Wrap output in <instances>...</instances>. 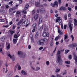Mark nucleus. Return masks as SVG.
Masks as SVG:
<instances>
[{
	"instance_id": "3c124183",
	"label": "nucleus",
	"mask_w": 77,
	"mask_h": 77,
	"mask_svg": "<svg viewBox=\"0 0 77 77\" xmlns=\"http://www.w3.org/2000/svg\"><path fill=\"white\" fill-rule=\"evenodd\" d=\"M18 36H18L17 35H16V34H15L14 37V38H18Z\"/></svg>"
},
{
	"instance_id": "680f3d73",
	"label": "nucleus",
	"mask_w": 77,
	"mask_h": 77,
	"mask_svg": "<svg viewBox=\"0 0 77 77\" xmlns=\"http://www.w3.org/2000/svg\"><path fill=\"white\" fill-rule=\"evenodd\" d=\"M69 21L70 22H72V19L71 17H70L69 18Z\"/></svg>"
},
{
	"instance_id": "4be33fe9",
	"label": "nucleus",
	"mask_w": 77,
	"mask_h": 77,
	"mask_svg": "<svg viewBox=\"0 0 77 77\" xmlns=\"http://www.w3.org/2000/svg\"><path fill=\"white\" fill-rule=\"evenodd\" d=\"M5 65L6 67V70L5 71V73H6V72H8V69H7V68L8 66V65L7 63H5Z\"/></svg>"
},
{
	"instance_id": "052dcab7",
	"label": "nucleus",
	"mask_w": 77,
	"mask_h": 77,
	"mask_svg": "<svg viewBox=\"0 0 77 77\" xmlns=\"http://www.w3.org/2000/svg\"><path fill=\"white\" fill-rule=\"evenodd\" d=\"M70 6L71 8H73L74 7V5H72V4H70Z\"/></svg>"
},
{
	"instance_id": "5701e85b",
	"label": "nucleus",
	"mask_w": 77,
	"mask_h": 77,
	"mask_svg": "<svg viewBox=\"0 0 77 77\" xmlns=\"http://www.w3.org/2000/svg\"><path fill=\"white\" fill-rule=\"evenodd\" d=\"M60 20H61V19L60 18V17H58L57 18V19L56 20V22L57 23V22H58V21H60Z\"/></svg>"
},
{
	"instance_id": "774afa93",
	"label": "nucleus",
	"mask_w": 77,
	"mask_h": 77,
	"mask_svg": "<svg viewBox=\"0 0 77 77\" xmlns=\"http://www.w3.org/2000/svg\"><path fill=\"white\" fill-rule=\"evenodd\" d=\"M10 32H11V34H13V33H14V31H12V30L10 31Z\"/></svg>"
},
{
	"instance_id": "ea45409f",
	"label": "nucleus",
	"mask_w": 77,
	"mask_h": 77,
	"mask_svg": "<svg viewBox=\"0 0 77 77\" xmlns=\"http://www.w3.org/2000/svg\"><path fill=\"white\" fill-rule=\"evenodd\" d=\"M17 69L18 70H20L21 69V66H20L19 65L17 66Z\"/></svg>"
},
{
	"instance_id": "338daca9",
	"label": "nucleus",
	"mask_w": 77,
	"mask_h": 77,
	"mask_svg": "<svg viewBox=\"0 0 77 77\" xmlns=\"http://www.w3.org/2000/svg\"><path fill=\"white\" fill-rule=\"evenodd\" d=\"M19 1L20 3H22V0H18Z\"/></svg>"
},
{
	"instance_id": "8fccbe9b",
	"label": "nucleus",
	"mask_w": 77,
	"mask_h": 77,
	"mask_svg": "<svg viewBox=\"0 0 77 77\" xmlns=\"http://www.w3.org/2000/svg\"><path fill=\"white\" fill-rule=\"evenodd\" d=\"M9 25H12L13 24V22L12 21H11L9 23Z\"/></svg>"
},
{
	"instance_id": "6e6552de",
	"label": "nucleus",
	"mask_w": 77,
	"mask_h": 77,
	"mask_svg": "<svg viewBox=\"0 0 77 77\" xmlns=\"http://www.w3.org/2000/svg\"><path fill=\"white\" fill-rule=\"evenodd\" d=\"M22 54L21 56H23V57H25L26 56V55L25 53H22V52L21 51H19L18 52V55H20V54Z\"/></svg>"
},
{
	"instance_id": "e2e57ef3",
	"label": "nucleus",
	"mask_w": 77,
	"mask_h": 77,
	"mask_svg": "<svg viewBox=\"0 0 77 77\" xmlns=\"http://www.w3.org/2000/svg\"><path fill=\"white\" fill-rule=\"evenodd\" d=\"M39 49L40 50H42V49H43V47H41L39 48Z\"/></svg>"
},
{
	"instance_id": "c85d7f7f",
	"label": "nucleus",
	"mask_w": 77,
	"mask_h": 77,
	"mask_svg": "<svg viewBox=\"0 0 77 77\" xmlns=\"http://www.w3.org/2000/svg\"><path fill=\"white\" fill-rule=\"evenodd\" d=\"M46 64L47 66L50 65V62L48 61H46Z\"/></svg>"
},
{
	"instance_id": "de8ad7c7",
	"label": "nucleus",
	"mask_w": 77,
	"mask_h": 77,
	"mask_svg": "<svg viewBox=\"0 0 77 77\" xmlns=\"http://www.w3.org/2000/svg\"><path fill=\"white\" fill-rule=\"evenodd\" d=\"M9 25H8L6 26H3V27H6V28H7V27H9Z\"/></svg>"
},
{
	"instance_id": "a878e982",
	"label": "nucleus",
	"mask_w": 77,
	"mask_h": 77,
	"mask_svg": "<svg viewBox=\"0 0 77 77\" xmlns=\"http://www.w3.org/2000/svg\"><path fill=\"white\" fill-rule=\"evenodd\" d=\"M40 11L42 13H44L45 12V10L44 9H41Z\"/></svg>"
},
{
	"instance_id": "f8f14e48",
	"label": "nucleus",
	"mask_w": 77,
	"mask_h": 77,
	"mask_svg": "<svg viewBox=\"0 0 77 77\" xmlns=\"http://www.w3.org/2000/svg\"><path fill=\"white\" fill-rule=\"evenodd\" d=\"M55 6H57L56 7L58 6V4H57V2L55 1L54 2V4L52 5V6L53 7H55Z\"/></svg>"
},
{
	"instance_id": "4d7b16f0",
	"label": "nucleus",
	"mask_w": 77,
	"mask_h": 77,
	"mask_svg": "<svg viewBox=\"0 0 77 77\" xmlns=\"http://www.w3.org/2000/svg\"><path fill=\"white\" fill-rule=\"evenodd\" d=\"M31 41L32 43H33L34 42V40H33V38H31Z\"/></svg>"
},
{
	"instance_id": "aec40b11",
	"label": "nucleus",
	"mask_w": 77,
	"mask_h": 77,
	"mask_svg": "<svg viewBox=\"0 0 77 77\" xmlns=\"http://www.w3.org/2000/svg\"><path fill=\"white\" fill-rule=\"evenodd\" d=\"M18 40V39L17 38H14L13 39V43L14 44H16L17 43V40Z\"/></svg>"
},
{
	"instance_id": "49530a36",
	"label": "nucleus",
	"mask_w": 77,
	"mask_h": 77,
	"mask_svg": "<svg viewBox=\"0 0 77 77\" xmlns=\"http://www.w3.org/2000/svg\"><path fill=\"white\" fill-rule=\"evenodd\" d=\"M3 63V60H0V65H2Z\"/></svg>"
},
{
	"instance_id": "39448f33",
	"label": "nucleus",
	"mask_w": 77,
	"mask_h": 77,
	"mask_svg": "<svg viewBox=\"0 0 77 77\" xmlns=\"http://www.w3.org/2000/svg\"><path fill=\"white\" fill-rule=\"evenodd\" d=\"M42 36L43 37H49V33L48 32H44L43 33Z\"/></svg>"
},
{
	"instance_id": "5fc2aeb1",
	"label": "nucleus",
	"mask_w": 77,
	"mask_h": 77,
	"mask_svg": "<svg viewBox=\"0 0 77 77\" xmlns=\"http://www.w3.org/2000/svg\"><path fill=\"white\" fill-rule=\"evenodd\" d=\"M71 15V14L70 13H69L67 15V16L68 17H70Z\"/></svg>"
},
{
	"instance_id": "f257e3e1",
	"label": "nucleus",
	"mask_w": 77,
	"mask_h": 77,
	"mask_svg": "<svg viewBox=\"0 0 77 77\" xmlns=\"http://www.w3.org/2000/svg\"><path fill=\"white\" fill-rule=\"evenodd\" d=\"M23 19L21 20L19 22H18L17 25L19 26L20 24H22L23 26H25V27H27L29 26V24H30V22L27 19H26L24 21Z\"/></svg>"
},
{
	"instance_id": "412c9836",
	"label": "nucleus",
	"mask_w": 77,
	"mask_h": 77,
	"mask_svg": "<svg viewBox=\"0 0 77 77\" xmlns=\"http://www.w3.org/2000/svg\"><path fill=\"white\" fill-rule=\"evenodd\" d=\"M35 5L36 7H40V3L38 2H35Z\"/></svg>"
},
{
	"instance_id": "c9c22d12",
	"label": "nucleus",
	"mask_w": 77,
	"mask_h": 77,
	"mask_svg": "<svg viewBox=\"0 0 77 77\" xmlns=\"http://www.w3.org/2000/svg\"><path fill=\"white\" fill-rule=\"evenodd\" d=\"M69 52V50H66L65 51V54H67Z\"/></svg>"
},
{
	"instance_id": "b1692460",
	"label": "nucleus",
	"mask_w": 77,
	"mask_h": 77,
	"mask_svg": "<svg viewBox=\"0 0 77 77\" xmlns=\"http://www.w3.org/2000/svg\"><path fill=\"white\" fill-rule=\"evenodd\" d=\"M29 5H26L25 7V10H27V9L28 8H29Z\"/></svg>"
},
{
	"instance_id": "864d4df0",
	"label": "nucleus",
	"mask_w": 77,
	"mask_h": 77,
	"mask_svg": "<svg viewBox=\"0 0 77 77\" xmlns=\"http://www.w3.org/2000/svg\"><path fill=\"white\" fill-rule=\"evenodd\" d=\"M50 46H53V42H51V44L50 45Z\"/></svg>"
},
{
	"instance_id": "f704fd0d",
	"label": "nucleus",
	"mask_w": 77,
	"mask_h": 77,
	"mask_svg": "<svg viewBox=\"0 0 77 77\" xmlns=\"http://www.w3.org/2000/svg\"><path fill=\"white\" fill-rule=\"evenodd\" d=\"M43 41L44 42H47V41H48V40L47 39L45 38L43 39Z\"/></svg>"
},
{
	"instance_id": "603ef678",
	"label": "nucleus",
	"mask_w": 77,
	"mask_h": 77,
	"mask_svg": "<svg viewBox=\"0 0 77 77\" xmlns=\"http://www.w3.org/2000/svg\"><path fill=\"white\" fill-rule=\"evenodd\" d=\"M59 37L58 36L56 37L55 39V40L57 41V39H59Z\"/></svg>"
},
{
	"instance_id": "473e14b6",
	"label": "nucleus",
	"mask_w": 77,
	"mask_h": 77,
	"mask_svg": "<svg viewBox=\"0 0 77 77\" xmlns=\"http://www.w3.org/2000/svg\"><path fill=\"white\" fill-rule=\"evenodd\" d=\"M73 47H77V43H74L73 44Z\"/></svg>"
},
{
	"instance_id": "6ab92c4d",
	"label": "nucleus",
	"mask_w": 77,
	"mask_h": 77,
	"mask_svg": "<svg viewBox=\"0 0 77 77\" xmlns=\"http://www.w3.org/2000/svg\"><path fill=\"white\" fill-rule=\"evenodd\" d=\"M17 9V8L13 7V8L10 9L9 10V12H11L12 11V10H14V9Z\"/></svg>"
},
{
	"instance_id": "9d476101",
	"label": "nucleus",
	"mask_w": 77,
	"mask_h": 77,
	"mask_svg": "<svg viewBox=\"0 0 77 77\" xmlns=\"http://www.w3.org/2000/svg\"><path fill=\"white\" fill-rule=\"evenodd\" d=\"M74 59L75 61L76 64H77V56L75 54H74L73 56Z\"/></svg>"
},
{
	"instance_id": "a211bd4d",
	"label": "nucleus",
	"mask_w": 77,
	"mask_h": 77,
	"mask_svg": "<svg viewBox=\"0 0 77 77\" xmlns=\"http://www.w3.org/2000/svg\"><path fill=\"white\" fill-rule=\"evenodd\" d=\"M42 17H40L39 20V21L38 23L39 24H41V23H42Z\"/></svg>"
},
{
	"instance_id": "393cba45",
	"label": "nucleus",
	"mask_w": 77,
	"mask_h": 77,
	"mask_svg": "<svg viewBox=\"0 0 77 77\" xmlns=\"http://www.w3.org/2000/svg\"><path fill=\"white\" fill-rule=\"evenodd\" d=\"M21 73L23 74V75H27V73L23 70H22Z\"/></svg>"
},
{
	"instance_id": "4c0bfd02",
	"label": "nucleus",
	"mask_w": 77,
	"mask_h": 77,
	"mask_svg": "<svg viewBox=\"0 0 77 77\" xmlns=\"http://www.w3.org/2000/svg\"><path fill=\"white\" fill-rule=\"evenodd\" d=\"M42 29H43V26L42 25L41 27L39 28V29H38V30H42Z\"/></svg>"
},
{
	"instance_id": "09e8293b",
	"label": "nucleus",
	"mask_w": 77,
	"mask_h": 77,
	"mask_svg": "<svg viewBox=\"0 0 77 77\" xmlns=\"http://www.w3.org/2000/svg\"><path fill=\"white\" fill-rule=\"evenodd\" d=\"M67 38H68V36L66 35H65L64 37V40H65V39H66Z\"/></svg>"
},
{
	"instance_id": "c756f323",
	"label": "nucleus",
	"mask_w": 77,
	"mask_h": 77,
	"mask_svg": "<svg viewBox=\"0 0 77 77\" xmlns=\"http://www.w3.org/2000/svg\"><path fill=\"white\" fill-rule=\"evenodd\" d=\"M64 17L65 20H67V16L66 14H65Z\"/></svg>"
},
{
	"instance_id": "2eb2a0df",
	"label": "nucleus",
	"mask_w": 77,
	"mask_h": 77,
	"mask_svg": "<svg viewBox=\"0 0 77 77\" xmlns=\"http://www.w3.org/2000/svg\"><path fill=\"white\" fill-rule=\"evenodd\" d=\"M38 36H39V32H36V33L35 36V39H38Z\"/></svg>"
},
{
	"instance_id": "7ed1b4c3",
	"label": "nucleus",
	"mask_w": 77,
	"mask_h": 77,
	"mask_svg": "<svg viewBox=\"0 0 77 77\" xmlns=\"http://www.w3.org/2000/svg\"><path fill=\"white\" fill-rule=\"evenodd\" d=\"M37 42L38 45H44V43L43 42V40H38Z\"/></svg>"
},
{
	"instance_id": "72a5a7b5",
	"label": "nucleus",
	"mask_w": 77,
	"mask_h": 77,
	"mask_svg": "<svg viewBox=\"0 0 77 77\" xmlns=\"http://www.w3.org/2000/svg\"><path fill=\"white\" fill-rule=\"evenodd\" d=\"M0 52L1 53H2V54H4V53L3 52V50L2 48H0Z\"/></svg>"
},
{
	"instance_id": "dca6fc26",
	"label": "nucleus",
	"mask_w": 77,
	"mask_h": 77,
	"mask_svg": "<svg viewBox=\"0 0 77 77\" xmlns=\"http://www.w3.org/2000/svg\"><path fill=\"white\" fill-rule=\"evenodd\" d=\"M74 25L75 26L77 27V20L75 19H74Z\"/></svg>"
},
{
	"instance_id": "a19ab883",
	"label": "nucleus",
	"mask_w": 77,
	"mask_h": 77,
	"mask_svg": "<svg viewBox=\"0 0 77 77\" xmlns=\"http://www.w3.org/2000/svg\"><path fill=\"white\" fill-rule=\"evenodd\" d=\"M32 26L33 27L35 28L36 27V23H34L33 24Z\"/></svg>"
},
{
	"instance_id": "2f4dec72",
	"label": "nucleus",
	"mask_w": 77,
	"mask_h": 77,
	"mask_svg": "<svg viewBox=\"0 0 77 77\" xmlns=\"http://www.w3.org/2000/svg\"><path fill=\"white\" fill-rule=\"evenodd\" d=\"M0 47H1V48H3L4 47H5L4 44L3 43H1L0 45Z\"/></svg>"
},
{
	"instance_id": "cd10ccee",
	"label": "nucleus",
	"mask_w": 77,
	"mask_h": 77,
	"mask_svg": "<svg viewBox=\"0 0 77 77\" xmlns=\"http://www.w3.org/2000/svg\"><path fill=\"white\" fill-rule=\"evenodd\" d=\"M68 47L69 48H73V44L69 45L68 46Z\"/></svg>"
},
{
	"instance_id": "13d9d810",
	"label": "nucleus",
	"mask_w": 77,
	"mask_h": 77,
	"mask_svg": "<svg viewBox=\"0 0 77 77\" xmlns=\"http://www.w3.org/2000/svg\"><path fill=\"white\" fill-rule=\"evenodd\" d=\"M67 9L69 11H70V12H71V8L69 7Z\"/></svg>"
},
{
	"instance_id": "9b49d317",
	"label": "nucleus",
	"mask_w": 77,
	"mask_h": 77,
	"mask_svg": "<svg viewBox=\"0 0 77 77\" xmlns=\"http://www.w3.org/2000/svg\"><path fill=\"white\" fill-rule=\"evenodd\" d=\"M58 31L59 35H62L63 34V32L59 28H58Z\"/></svg>"
},
{
	"instance_id": "20e7f679",
	"label": "nucleus",
	"mask_w": 77,
	"mask_h": 77,
	"mask_svg": "<svg viewBox=\"0 0 77 77\" xmlns=\"http://www.w3.org/2000/svg\"><path fill=\"white\" fill-rule=\"evenodd\" d=\"M31 68L32 70L33 71H38L39 70H40V67H36V68L33 66H31Z\"/></svg>"
},
{
	"instance_id": "79ce46f5",
	"label": "nucleus",
	"mask_w": 77,
	"mask_h": 77,
	"mask_svg": "<svg viewBox=\"0 0 77 77\" xmlns=\"http://www.w3.org/2000/svg\"><path fill=\"white\" fill-rule=\"evenodd\" d=\"M58 1L59 5H61L62 3V2L61 1V0H58Z\"/></svg>"
},
{
	"instance_id": "f3484780",
	"label": "nucleus",
	"mask_w": 77,
	"mask_h": 77,
	"mask_svg": "<svg viewBox=\"0 0 77 77\" xmlns=\"http://www.w3.org/2000/svg\"><path fill=\"white\" fill-rule=\"evenodd\" d=\"M59 10L60 11H63V10H66V8L63 7H61L60 8Z\"/></svg>"
},
{
	"instance_id": "e433bc0d",
	"label": "nucleus",
	"mask_w": 77,
	"mask_h": 77,
	"mask_svg": "<svg viewBox=\"0 0 77 77\" xmlns=\"http://www.w3.org/2000/svg\"><path fill=\"white\" fill-rule=\"evenodd\" d=\"M65 63H66V64H70V61H65Z\"/></svg>"
},
{
	"instance_id": "c03bdc74",
	"label": "nucleus",
	"mask_w": 77,
	"mask_h": 77,
	"mask_svg": "<svg viewBox=\"0 0 77 77\" xmlns=\"http://www.w3.org/2000/svg\"><path fill=\"white\" fill-rule=\"evenodd\" d=\"M72 57V56L71 55H69L68 57V59L70 60Z\"/></svg>"
},
{
	"instance_id": "0e129e2a",
	"label": "nucleus",
	"mask_w": 77,
	"mask_h": 77,
	"mask_svg": "<svg viewBox=\"0 0 77 77\" xmlns=\"http://www.w3.org/2000/svg\"><path fill=\"white\" fill-rule=\"evenodd\" d=\"M35 13V10H33L32 11V14H34Z\"/></svg>"
},
{
	"instance_id": "bb28decb",
	"label": "nucleus",
	"mask_w": 77,
	"mask_h": 77,
	"mask_svg": "<svg viewBox=\"0 0 77 77\" xmlns=\"http://www.w3.org/2000/svg\"><path fill=\"white\" fill-rule=\"evenodd\" d=\"M60 71V69H57L55 70V72L57 73L59 72Z\"/></svg>"
},
{
	"instance_id": "6e6d98bb",
	"label": "nucleus",
	"mask_w": 77,
	"mask_h": 77,
	"mask_svg": "<svg viewBox=\"0 0 77 77\" xmlns=\"http://www.w3.org/2000/svg\"><path fill=\"white\" fill-rule=\"evenodd\" d=\"M71 38H72V41H74V37L73 36V35H71Z\"/></svg>"
},
{
	"instance_id": "4468645a",
	"label": "nucleus",
	"mask_w": 77,
	"mask_h": 77,
	"mask_svg": "<svg viewBox=\"0 0 77 77\" xmlns=\"http://www.w3.org/2000/svg\"><path fill=\"white\" fill-rule=\"evenodd\" d=\"M34 18L35 20H37L38 18V14H35L34 16Z\"/></svg>"
},
{
	"instance_id": "bf43d9fd",
	"label": "nucleus",
	"mask_w": 77,
	"mask_h": 77,
	"mask_svg": "<svg viewBox=\"0 0 77 77\" xmlns=\"http://www.w3.org/2000/svg\"><path fill=\"white\" fill-rule=\"evenodd\" d=\"M23 13H24V14H27V12H26V11L25 10H23Z\"/></svg>"
},
{
	"instance_id": "f03ea898",
	"label": "nucleus",
	"mask_w": 77,
	"mask_h": 77,
	"mask_svg": "<svg viewBox=\"0 0 77 77\" xmlns=\"http://www.w3.org/2000/svg\"><path fill=\"white\" fill-rule=\"evenodd\" d=\"M60 51H57V59L56 60V62L57 63H59L60 62H62V60L60 58Z\"/></svg>"
},
{
	"instance_id": "1a4fd4ad",
	"label": "nucleus",
	"mask_w": 77,
	"mask_h": 77,
	"mask_svg": "<svg viewBox=\"0 0 77 77\" xmlns=\"http://www.w3.org/2000/svg\"><path fill=\"white\" fill-rule=\"evenodd\" d=\"M6 48L7 50H8L10 48V44L8 43L6 44Z\"/></svg>"
},
{
	"instance_id": "69168bd1",
	"label": "nucleus",
	"mask_w": 77,
	"mask_h": 77,
	"mask_svg": "<svg viewBox=\"0 0 77 77\" xmlns=\"http://www.w3.org/2000/svg\"><path fill=\"white\" fill-rule=\"evenodd\" d=\"M66 27H67V26L66 25H64V29H66Z\"/></svg>"
},
{
	"instance_id": "0eeeda50",
	"label": "nucleus",
	"mask_w": 77,
	"mask_h": 77,
	"mask_svg": "<svg viewBox=\"0 0 77 77\" xmlns=\"http://www.w3.org/2000/svg\"><path fill=\"white\" fill-rule=\"evenodd\" d=\"M59 24L61 26V29H63V23H62V19L60 20L59 22Z\"/></svg>"
},
{
	"instance_id": "423d86ee",
	"label": "nucleus",
	"mask_w": 77,
	"mask_h": 77,
	"mask_svg": "<svg viewBox=\"0 0 77 77\" xmlns=\"http://www.w3.org/2000/svg\"><path fill=\"white\" fill-rule=\"evenodd\" d=\"M68 26H69L70 31L71 32L72 30V27L73 26V24L69 22L68 25Z\"/></svg>"
},
{
	"instance_id": "7c9ffc66",
	"label": "nucleus",
	"mask_w": 77,
	"mask_h": 77,
	"mask_svg": "<svg viewBox=\"0 0 77 77\" xmlns=\"http://www.w3.org/2000/svg\"><path fill=\"white\" fill-rule=\"evenodd\" d=\"M11 59L13 61H14L15 59V56H14V55H13V57H12V58H11Z\"/></svg>"
},
{
	"instance_id": "ddd939ff",
	"label": "nucleus",
	"mask_w": 77,
	"mask_h": 77,
	"mask_svg": "<svg viewBox=\"0 0 77 77\" xmlns=\"http://www.w3.org/2000/svg\"><path fill=\"white\" fill-rule=\"evenodd\" d=\"M0 39L2 41L4 42L5 41V40H6V37L5 36H4L3 37H1L0 38Z\"/></svg>"
},
{
	"instance_id": "58836bf2",
	"label": "nucleus",
	"mask_w": 77,
	"mask_h": 77,
	"mask_svg": "<svg viewBox=\"0 0 77 77\" xmlns=\"http://www.w3.org/2000/svg\"><path fill=\"white\" fill-rule=\"evenodd\" d=\"M8 57H9L10 59H12V57H13V56H12V55H11V54H8Z\"/></svg>"
},
{
	"instance_id": "37998d69",
	"label": "nucleus",
	"mask_w": 77,
	"mask_h": 77,
	"mask_svg": "<svg viewBox=\"0 0 77 77\" xmlns=\"http://www.w3.org/2000/svg\"><path fill=\"white\" fill-rule=\"evenodd\" d=\"M62 74L63 75H66V71L65 70L64 72H63Z\"/></svg>"
},
{
	"instance_id": "a18cd8bd",
	"label": "nucleus",
	"mask_w": 77,
	"mask_h": 77,
	"mask_svg": "<svg viewBox=\"0 0 77 77\" xmlns=\"http://www.w3.org/2000/svg\"><path fill=\"white\" fill-rule=\"evenodd\" d=\"M29 37L31 38V39L33 38V35H32V34L30 35Z\"/></svg>"
}]
</instances>
